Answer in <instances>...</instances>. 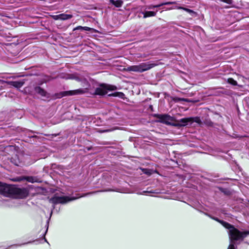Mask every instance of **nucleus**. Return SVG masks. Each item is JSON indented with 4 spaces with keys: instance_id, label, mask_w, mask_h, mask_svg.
Returning <instances> with one entry per match:
<instances>
[{
    "instance_id": "10",
    "label": "nucleus",
    "mask_w": 249,
    "mask_h": 249,
    "mask_svg": "<svg viewBox=\"0 0 249 249\" xmlns=\"http://www.w3.org/2000/svg\"><path fill=\"white\" fill-rule=\"evenodd\" d=\"M35 91L42 96H46V92L39 87H35Z\"/></svg>"
},
{
    "instance_id": "20",
    "label": "nucleus",
    "mask_w": 249,
    "mask_h": 249,
    "mask_svg": "<svg viewBox=\"0 0 249 249\" xmlns=\"http://www.w3.org/2000/svg\"><path fill=\"white\" fill-rule=\"evenodd\" d=\"M150 193H155V192L152 191H144L141 193H137V194H139V195H148V194H150Z\"/></svg>"
},
{
    "instance_id": "18",
    "label": "nucleus",
    "mask_w": 249,
    "mask_h": 249,
    "mask_svg": "<svg viewBox=\"0 0 249 249\" xmlns=\"http://www.w3.org/2000/svg\"><path fill=\"white\" fill-rule=\"evenodd\" d=\"M228 82L233 86H236L237 85V82L235 80H234L233 79L231 78H229L228 79Z\"/></svg>"
},
{
    "instance_id": "14",
    "label": "nucleus",
    "mask_w": 249,
    "mask_h": 249,
    "mask_svg": "<svg viewBox=\"0 0 249 249\" xmlns=\"http://www.w3.org/2000/svg\"><path fill=\"white\" fill-rule=\"evenodd\" d=\"M72 15L71 14H60V20H66L67 19H69L72 18Z\"/></svg>"
},
{
    "instance_id": "22",
    "label": "nucleus",
    "mask_w": 249,
    "mask_h": 249,
    "mask_svg": "<svg viewBox=\"0 0 249 249\" xmlns=\"http://www.w3.org/2000/svg\"><path fill=\"white\" fill-rule=\"evenodd\" d=\"M52 18L54 20H60V14L53 15L52 16Z\"/></svg>"
},
{
    "instance_id": "19",
    "label": "nucleus",
    "mask_w": 249,
    "mask_h": 249,
    "mask_svg": "<svg viewBox=\"0 0 249 249\" xmlns=\"http://www.w3.org/2000/svg\"><path fill=\"white\" fill-rule=\"evenodd\" d=\"M83 30L86 31H92V32H97V31L93 28H91L88 27H83Z\"/></svg>"
},
{
    "instance_id": "15",
    "label": "nucleus",
    "mask_w": 249,
    "mask_h": 249,
    "mask_svg": "<svg viewBox=\"0 0 249 249\" xmlns=\"http://www.w3.org/2000/svg\"><path fill=\"white\" fill-rule=\"evenodd\" d=\"M178 7L177 8L178 9H182V10L185 11L186 12L189 13V14H190L191 15H193V14H196V13L194 11H193V10H192L191 9H188L187 8H184V7H181V6H178V7Z\"/></svg>"
},
{
    "instance_id": "5",
    "label": "nucleus",
    "mask_w": 249,
    "mask_h": 249,
    "mask_svg": "<svg viewBox=\"0 0 249 249\" xmlns=\"http://www.w3.org/2000/svg\"><path fill=\"white\" fill-rule=\"evenodd\" d=\"M193 122H196L198 124H200L201 121L199 117H190L184 118L178 120L176 124H174L176 126H184L188 125L189 124H192Z\"/></svg>"
},
{
    "instance_id": "24",
    "label": "nucleus",
    "mask_w": 249,
    "mask_h": 249,
    "mask_svg": "<svg viewBox=\"0 0 249 249\" xmlns=\"http://www.w3.org/2000/svg\"><path fill=\"white\" fill-rule=\"evenodd\" d=\"M228 249H235L234 244L233 243H230Z\"/></svg>"
},
{
    "instance_id": "17",
    "label": "nucleus",
    "mask_w": 249,
    "mask_h": 249,
    "mask_svg": "<svg viewBox=\"0 0 249 249\" xmlns=\"http://www.w3.org/2000/svg\"><path fill=\"white\" fill-rule=\"evenodd\" d=\"M32 242H33L32 241H29V242H26V243H24L20 244H15V245H12L11 246H9L8 247V249L11 248V247H20V246H23V245H25L30 244L31 243H32Z\"/></svg>"
},
{
    "instance_id": "13",
    "label": "nucleus",
    "mask_w": 249,
    "mask_h": 249,
    "mask_svg": "<svg viewBox=\"0 0 249 249\" xmlns=\"http://www.w3.org/2000/svg\"><path fill=\"white\" fill-rule=\"evenodd\" d=\"M24 83V82L22 81H13L11 82V85L17 88H20L23 85Z\"/></svg>"
},
{
    "instance_id": "11",
    "label": "nucleus",
    "mask_w": 249,
    "mask_h": 249,
    "mask_svg": "<svg viewBox=\"0 0 249 249\" xmlns=\"http://www.w3.org/2000/svg\"><path fill=\"white\" fill-rule=\"evenodd\" d=\"M142 14L143 15L144 18H146L150 17H154L156 15V12L153 11L142 12Z\"/></svg>"
},
{
    "instance_id": "9",
    "label": "nucleus",
    "mask_w": 249,
    "mask_h": 249,
    "mask_svg": "<svg viewBox=\"0 0 249 249\" xmlns=\"http://www.w3.org/2000/svg\"><path fill=\"white\" fill-rule=\"evenodd\" d=\"M175 3L176 2L174 1H169V2H163V3H161L159 4H157V5H150L147 6V8L148 9H153L155 8L160 7L163 5H170V4H175Z\"/></svg>"
},
{
    "instance_id": "4",
    "label": "nucleus",
    "mask_w": 249,
    "mask_h": 249,
    "mask_svg": "<svg viewBox=\"0 0 249 249\" xmlns=\"http://www.w3.org/2000/svg\"><path fill=\"white\" fill-rule=\"evenodd\" d=\"M88 195L89 194H87L81 196H77L76 197H70L67 196H58L55 195L53 197L50 199V201L51 203H53V204H65L71 201L74 200L77 198H80L81 197L85 196Z\"/></svg>"
},
{
    "instance_id": "7",
    "label": "nucleus",
    "mask_w": 249,
    "mask_h": 249,
    "mask_svg": "<svg viewBox=\"0 0 249 249\" xmlns=\"http://www.w3.org/2000/svg\"><path fill=\"white\" fill-rule=\"evenodd\" d=\"M116 87L114 86L102 84L95 89V94L99 95H104L107 93V90H114Z\"/></svg>"
},
{
    "instance_id": "25",
    "label": "nucleus",
    "mask_w": 249,
    "mask_h": 249,
    "mask_svg": "<svg viewBox=\"0 0 249 249\" xmlns=\"http://www.w3.org/2000/svg\"><path fill=\"white\" fill-rule=\"evenodd\" d=\"M83 27H82L81 26H77L76 28H75L73 29V31H75V30H83Z\"/></svg>"
},
{
    "instance_id": "26",
    "label": "nucleus",
    "mask_w": 249,
    "mask_h": 249,
    "mask_svg": "<svg viewBox=\"0 0 249 249\" xmlns=\"http://www.w3.org/2000/svg\"><path fill=\"white\" fill-rule=\"evenodd\" d=\"M105 191H118L116 190L108 189V190H105Z\"/></svg>"
},
{
    "instance_id": "28",
    "label": "nucleus",
    "mask_w": 249,
    "mask_h": 249,
    "mask_svg": "<svg viewBox=\"0 0 249 249\" xmlns=\"http://www.w3.org/2000/svg\"><path fill=\"white\" fill-rule=\"evenodd\" d=\"M16 180H17V181H20V180H21V179H20V178H18V179H16Z\"/></svg>"
},
{
    "instance_id": "1",
    "label": "nucleus",
    "mask_w": 249,
    "mask_h": 249,
    "mask_svg": "<svg viewBox=\"0 0 249 249\" xmlns=\"http://www.w3.org/2000/svg\"><path fill=\"white\" fill-rule=\"evenodd\" d=\"M0 193L4 196L14 198H24L28 195V191L25 188H20L1 182H0Z\"/></svg>"
},
{
    "instance_id": "29",
    "label": "nucleus",
    "mask_w": 249,
    "mask_h": 249,
    "mask_svg": "<svg viewBox=\"0 0 249 249\" xmlns=\"http://www.w3.org/2000/svg\"><path fill=\"white\" fill-rule=\"evenodd\" d=\"M47 231H48V228L46 229V231L45 233H46V232H47Z\"/></svg>"
},
{
    "instance_id": "3",
    "label": "nucleus",
    "mask_w": 249,
    "mask_h": 249,
    "mask_svg": "<svg viewBox=\"0 0 249 249\" xmlns=\"http://www.w3.org/2000/svg\"><path fill=\"white\" fill-rule=\"evenodd\" d=\"M157 64L156 63H152L149 62L142 63L138 65L128 67L127 70L134 72H142L153 68Z\"/></svg>"
},
{
    "instance_id": "6",
    "label": "nucleus",
    "mask_w": 249,
    "mask_h": 249,
    "mask_svg": "<svg viewBox=\"0 0 249 249\" xmlns=\"http://www.w3.org/2000/svg\"><path fill=\"white\" fill-rule=\"evenodd\" d=\"M88 91V88H85L84 89H78L73 90H69L66 91H62L59 93H57L55 95L56 98H61L64 96H71L74 95H78V94H82Z\"/></svg>"
},
{
    "instance_id": "23",
    "label": "nucleus",
    "mask_w": 249,
    "mask_h": 249,
    "mask_svg": "<svg viewBox=\"0 0 249 249\" xmlns=\"http://www.w3.org/2000/svg\"><path fill=\"white\" fill-rule=\"evenodd\" d=\"M220 1L229 4H232L233 0H219Z\"/></svg>"
},
{
    "instance_id": "27",
    "label": "nucleus",
    "mask_w": 249,
    "mask_h": 249,
    "mask_svg": "<svg viewBox=\"0 0 249 249\" xmlns=\"http://www.w3.org/2000/svg\"><path fill=\"white\" fill-rule=\"evenodd\" d=\"M15 164L17 166H19V163L15 162Z\"/></svg>"
},
{
    "instance_id": "16",
    "label": "nucleus",
    "mask_w": 249,
    "mask_h": 249,
    "mask_svg": "<svg viewBox=\"0 0 249 249\" xmlns=\"http://www.w3.org/2000/svg\"><path fill=\"white\" fill-rule=\"evenodd\" d=\"M113 96H118L121 98H124V94L123 92H116L111 94Z\"/></svg>"
},
{
    "instance_id": "8",
    "label": "nucleus",
    "mask_w": 249,
    "mask_h": 249,
    "mask_svg": "<svg viewBox=\"0 0 249 249\" xmlns=\"http://www.w3.org/2000/svg\"><path fill=\"white\" fill-rule=\"evenodd\" d=\"M157 118L159 119V121L166 124H169L170 122L172 121V118L169 115H157Z\"/></svg>"
},
{
    "instance_id": "30",
    "label": "nucleus",
    "mask_w": 249,
    "mask_h": 249,
    "mask_svg": "<svg viewBox=\"0 0 249 249\" xmlns=\"http://www.w3.org/2000/svg\"><path fill=\"white\" fill-rule=\"evenodd\" d=\"M45 242H47V241L46 239H45Z\"/></svg>"
},
{
    "instance_id": "21",
    "label": "nucleus",
    "mask_w": 249,
    "mask_h": 249,
    "mask_svg": "<svg viewBox=\"0 0 249 249\" xmlns=\"http://www.w3.org/2000/svg\"><path fill=\"white\" fill-rule=\"evenodd\" d=\"M26 179L28 182H35V179L32 177H26Z\"/></svg>"
},
{
    "instance_id": "2",
    "label": "nucleus",
    "mask_w": 249,
    "mask_h": 249,
    "mask_svg": "<svg viewBox=\"0 0 249 249\" xmlns=\"http://www.w3.org/2000/svg\"><path fill=\"white\" fill-rule=\"evenodd\" d=\"M211 218L219 222L225 228L229 230L228 233L230 239V243H233L235 245L234 241L243 240L249 235V231L241 232L227 222L221 220L216 217H211Z\"/></svg>"
},
{
    "instance_id": "12",
    "label": "nucleus",
    "mask_w": 249,
    "mask_h": 249,
    "mask_svg": "<svg viewBox=\"0 0 249 249\" xmlns=\"http://www.w3.org/2000/svg\"><path fill=\"white\" fill-rule=\"evenodd\" d=\"M110 3L115 6L116 7H120L122 6L123 2L121 0H109Z\"/></svg>"
}]
</instances>
